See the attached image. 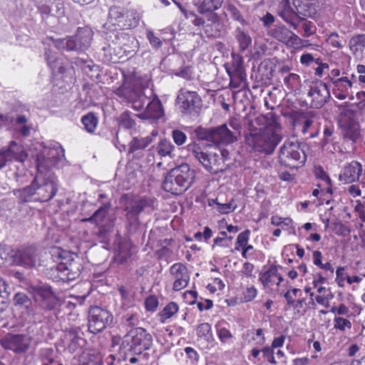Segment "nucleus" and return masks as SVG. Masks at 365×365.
<instances>
[{
  "label": "nucleus",
  "instance_id": "1",
  "mask_svg": "<svg viewBox=\"0 0 365 365\" xmlns=\"http://www.w3.org/2000/svg\"><path fill=\"white\" fill-rule=\"evenodd\" d=\"M245 143L254 153L272 155L282 139V127L274 113L259 114L247 124Z\"/></svg>",
  "mask_w": 365,
  "mask_h": 365
},
{
  "label": "nucleus",
  "instance_id": "2",
  "mask_svg": "<svg viewBox=\"0 0 365 365\" xmlns=\"http://www.w3.org/2000/svg\"><path fill=\"white\" fill-rule=\"evenodd\" d=\"M43 172L37 170V174L29 185L14 191L21 202H46L56 196L58 190L57 183L50 178H44Z\"/></svg>",
  "mask_w": 365,
  "mask_h": 365
},
{
  "label": "nucleus",
  "instance_id": "3",
  "mask_svg": "<svg viewBox=\"0 0 365 365\" xmlns=\"http://www.w3.org/2000/svg\"><path fill=\"white\" fill-rule=\"evenodd\" d=\"M140 19L141 16L137 9L113 5L109 9L106 25L113 30H131L139 25Z\"/></svg>",
  "mask_w": 365,
  "mask_h": 365
},
{
  "label": "nucleus",
  "instance_id": "4",
  "mask_svg": "<svg viewBox=\"0 0 365 365\" xmlns=\"http://www.w3.org/2000/svg\"><path fill=\"white\" fill-rule=\"evenodd\" d=\"M152 336L145 329L138 327L123 337L120 349L124 354H140L152 345Z\"/></svg>",
  "mask_w": 365,
  "mask_h": 365
},
{
  "label": "nucleus",
  "instance_id": "5",
  "mask_svg": "<svg viewBox=\"0 0 365 365\" xmlns=\"http://www.w3.org/2000/svg\"><path fill=\"white\" fill-rule=\"evenodd\" d=\"M307 160V155L298 142L286 140L279 149V162L290 169L302 167Z\"/></svg>",
  "mask_w": 365,
  "mask_h": 365
},
{
  "label": "nucleus",
  "instance_id": "6",
  "mask_svg": "<svg viewBox=\"0 0 365 365\" xmlns=\"http://www.w3.org/2000/svg\"><path fill=\"white\" fill-rule=\"evenodd\" d=\"M187 150L212 174L224 170V160L220 155L205 152L200 143L193 142L187 145Z\"/></svg>",
  "mask_w": 365,
  "mask_h": 365
},
{
  "label": "nucleus",
  "instance_id": "7",
  "mask_svg": "<svg viewBox=\"0 0 365 365\" xmlns=\"http://www.w3.org/2000/svg\"><path fill=\"white\" fill-rule=\"evenodd\" d=\"M113 316L108 310L98 306H91L88 312V328L91 333L97 334L111 326Z\"/></svg>",
  "mask_w": 365,
  "mask_h": 365
},
{
  "label": "nucleus",
  "instance_id": "8",
  "mask_svg": "<svg viewBox=\"0 0 365 365\" xmlns=\"http://www.w3.org/2000/svg\"><path fill=\"white\" fill-rule=\"evenodd\" d=\"M31 339L26 335L21 334H7L0 339V345L6 350L15 354L25 353L29 348Z\"/></svg>",
  "mask_w": 365,
  "mask_h": 365
},
{
  "label": "nucleus",
  "instance_id": "9",
  "mask_svg": "<svg viewBox=\"0 0 365 365\" xmlns=\"http://www.w3.org/2000/svg\"><path fill=\"white\" fill-rule=\"evenodd\" d=\"M62 343L65 350L70 354L80 351L86 344V339L83 337L81 328L74 327L67 329L64 331Z\"/></svg>",
  "mask_w": 365,
  "mask_h": 365
},
{
  "label": "nucleus",
  "instance_id": "10",
  "mask_svg": "<svg viewBox=\"0 0 365 365\" xmlns=\"http://www.w3.org/2000/svg\"><path fill=\"white\" fill-rule=\"evenodd\" d=\"M65 150L61 146L49 148L46 155L38 154L36 158L37 170H49L64 157Z\"/></svg>",
  "mask_w": 365,
  "mask_h": 365
},
{
  "label": "nucleus",
  "instance_id": "11",
  "mask_svg": "<svg viewBox=\"0 0 365 365\" xmlns=\"http://www.w3.org/2000/svg\"><path fill=\"white\" fill-rule=\"evenodd\" d=\"M202 102L196 91H190L184 88L178 91L176 103L182 113L188 114L195 111Z\"/></svg>",
  "mask_w": 365,
  "mask_h": 365
},
{
  "label": "nucleus",
  "instance_id": "12",
  "mask_svg": "<svg viewBox=\"0 0 365 365\" xmlns=\"http://www.w3.org/2000/svg\"><path fill=\"white\" fill-rule=\"evenodd\" d=\"M138 91L139 78L133 73L131 74L123 73V82L114 92L118 96L128 101L130 99H133Z\"/></svg>",
  "mask_w": 365,
  "mask_h": 365
},
{
  "label": "nucleus",
  "instance_id": "13",
  "mask_svg": "<svg viewBox=\"0 0 365 365\" xmlns=\"http://www.w3.org/2000/svg\"><path fill=\"white\" fill-rule=\"evenodd\" d=\"M223 0H202L196 4L199 14L207 17V21L212 24H219L220 16L215 12L221 8Z\"/></svg>",
  "mask_w": 365,
  "mask_h": 365
},
{
  "label": "nucleus",
  "instance_id": "14",
  "mask_svg": "<svg viewBox=\"0 0 365 365\" xmlns=\"http://www.w3.org/2000/svg\"><path fill=\"white\" fill-rule=\"evenodd\" d=\"M312 98L311 106L314 108H321L330 98L329 88L325 83L319 81L313 84L308 92Z\"/></svg>",
  "mask_w": 365,
  "mask_h": 365
},
{
  "label": "nucleus",
  "instance_id": "15",
  "mask_svg": "<svg viewBox=\"0 0 365 365\" xmlns=\"http://www.w3.org/2000/svg\"><path fill=\"white\" fill-rule=\"evenodd\" d=\"M170 173L178 180L183 192L191 187L195 178V170L191 169L187 163L172 169Z\"/></svg>",
  "mask_w": 365,
  "mask_h": 365
},
{
  "label": "nucleus",
  "instance_id": "16",
  "mask_svg": "<svg viewBox=\"0 0 365 365\" xmlns=\"http://www.w3.org/2000/svg\"><path fill=\"white\" fill-rule=\"evenodd\" d=\"M362 173V164L357 160H352L344 165L339 174V180L344 184H351L359 182Z\"/></svg>",
  "mask_w": 365,
  "mask_h": 365
},
{
  "label": "nucleus",
  "instance_id": "17",
  "mask_svg": "<svg viewBox=\"0 0 365 365\" xmlns=\"http://www.w3.org/2000/svg\"><path fill=\"white\" fill-rule=\"evenodd\" d=\"M170 273L174 279L175 291H180L187 285L190 275L186 265L180 262L175 263L170 267Z\"/></svg>",
  "mask_w": 365,
  "mask_h": 365
},
{
  "label": "nucleus",
  "instance_id": "18",
  "mask_svg": "<svg viewBox=\"0 0 365 365\" xmlns=\"http://www.w3.org/2000/svg\"><path fill=\"white\" fill-rule=\"evenodd\" d=\"M278 15L294 30L299 32V24L301 19L297 16L296 11L291 7L289 0H282L277 9Z\"/></svg>",
  "mask_w": 365,
  "mask_h": 365
},
{
  "label": "nucleus",
  "instance_id": "19",
  "mask_svg": "<svg viewBox=\"0 0 365 365\" xmlns=\"http://www.w3.org/2000/svg\"><path fill=\"white\" fill-rule=\"evenodd\" d=\"M36 250L33 246H21L14 255L15 261L19 265L33 267L36 264Z\"/></svg>",
  "mask_w": 365,
  "mask_h": 365
},
{
  "label": "nucleus",
  "instance_id": "20",
  "mask_svg": "<svg viewBox=\"0 0 365 365\" xmlns=\"http://www.w3.org/2000/svg\"><path fill=\"white\" fill-rule=\"evenodd\" d=\"M42 15H62L64 13V4L62 0H32Z\"/></svg>",
  "mask_w": 365,
  "mask_h": 365
},
{
  "label": "nucleus",
  "instance_id": "21",
  "mask_svg": "<svg viewBox=\"0 0 365 365\" xmlns=\"http://www.w3.org/2000/svg\"><path fill=\"white\" fill-rule=\"evenodd\" d=\"M145 110L138 115L141 119L158 120L164 115V110L160 100L157 96L147 102Z\"/></svg>",
  "mask_w": 365,
  "mask_h": 365
},
{
  "label": "nucleus",
  "instance_id": "22",
  "mask_svg": "<svg viewBox=\"0 0 365 365\" xmlns=\"http://www.w3.org/2000/svg\"><path fill=\"white\" fill-rule=\"evenodd\" d=\"M135 41L136 39L133 36L123 31H118L113 40V43L115 46V48H118L123 50L124 53L129 54L135 51L133 48Z\"/></svg>",
  "mask_w": 365,
  "mask_h": 365
},
{
  "label": "nucleus",
  "instance_id": "23",
  "mask_svg": "<svg viewBox=\"0 0 365 365\" xmlns=\"http://www.w3.org/2000/svg\"><path fill=\"white\" fill-rule=\"evenodd\" d=\"M49 274L54 281L68 282L76 277V273L73 272L66 263H58L51 268Z\"/></svg>",
  "mask_w": 365,
  "mask_h": 365
},
{
  "label": "nucleus",
  "instance_id": "24",
  "mask_svg": "<svg viewBox=\"0 0 365 365\" xmlns=\"http://www.w3.org/2000/svg\"><path fill=\"white\" fill-rule=\"evenodd\" d=\"M155 200L149 197H142L139 199L133 200L129 206L125 208L127 215L138 216L147 207H154Z\"/></svg>",
  "mask_w": 365,
  "mask_h": 365
},
{
  "label": "nucleus",
  "instance_id": "25",
  "mask_svg": "<svg viewBox=\"0 0 365 365\" xmlns=\"http://www.w3.org/2000/svg\"><path fill=\"white\" fill-rule=\"evenodd\" d=\"M10 161L24 163L28 158V154L21 144L15 140H11L7 147L2 148Z\"/></svg>",
  "mask_w": 365,
  "mask_h": 365
},
{
  "label": "nucleus",
  "instance_id": "26",
  "mask_svg": "<svg viewBox=\"0 0 365 365\" xmlns=\"http://www.w3.org/2000/svg\"><path fill=\"white\" fill-rule=\"evenodd\" d=\"M237 140V136L232 131L227 124H222L215 128V144H230Z\"/></svg>",
  "mask_w": 365,
  "mask_h": 365
},
{
  "label": "nucleus",
  "instance_id": "27",
  "mask_svg": "<svg viewBox=\"0 0 365 365\" xmlns=\"http://www.w3.org/2000/svg\"><path fill=\"white\" fill-rule=\"evenodd\" d=\"M333 85V93L335 97L339 100H344L348 96L353 83L347 77H341L334 81Z\"/></svg>",
  "mask_w": 365,
  "mask_h": 365
},
{
  "label": "nucleus",
  "instance_id": "28",
  "mask_svg": "<svg viewBox=\"0 0 365 365\" xmlns=\"http://www.w3.org/2000/svg\"><path fill=\"white\" fill-rule=\"evenodd\" d=\"M259 280L264 287L278 286L283 280L276 266H271L268 270L261 273Z\"/></svg>",
  "mask_w": 365,
  "mask_h": 365
},
{
  "label": "nucleus",
  "instance_id": "29",
  "mask_svg": "<svg viewBox=\"0 0 365 365\" xmlns=\"http://www.w3.org/2000/svg\"><path fill=\"white\" fill-rule=\"evenodd\" d=\"M294 5L297 16L301 20L306 17L312 16L316 13L314 0H294Z\"/></svg>",
  "mask_w": 365,
  "mask_h": 365
},
{
  "label": "nucleus",
  "instance_id": "30",
  "mask_svg": "<svg viewBox=\"0 0 365 365\" xmlns=\"http://www.w3.org/2000/svg\"><path fill=\"white\" fill-rule=\"evenodd\" d=\"M110 203L103 204L101 205L94 213L89 217L83 218L81 220L82 222H91L96 226H100L105 220L110 208Z\"/></svg>",
  "mask_w": 365,
  "mask_h": 365
},
{
  "label": "nucleus",
  "instance_id": "31",
  "mask_svg": "<svg viewBox=\"0 0 365 365\" xmlns=\"http://www.w3.org/2000/svg\"><path fill=\"white\" fill-rule=\"evenodd\" d=\"M162 187L165 191L173 195H178L183 193L180 183L170 171L165 177Z\"/></svg>",
  "mask_w": 365,
  "mask_h": 365
},
{
  "label": "nucleus",
  "instance_id": "32",
  "mask_svg": "<svg viewBox=\"0 0 365 365\" xmlns=\"http://www.w3.org/2000/svg\"><path fill=\"white\" fill-rule=\"evenodd\" d=\"M152 142L149 136L145 138L133 137L128 144V154L140 153L144 150Z\"/></svg>",
  "mask_w": 365,
  "mask_h": 365
},
{
  "label": "nucleus",
  "instance_id": "33",
  "mask_svg": "<svg viewBox=\"0 0 365 365\" xmlns=\"http://www.w3.org/2000/svg\"><path fill=\"white\" fill-rule=\"evenodd\" d=\"M232 60L225 66L227 73L246 72L243 57L235 53H232Z\"/></svg>",
  "mask_w": 365,
  "mask_h": 365
},
{
  "label": "nucleus",
  "instance_id": "34",
  "mask_svg": "<svg viewBox=\"0 0 365 365\" xmlns=\"http://www.w3.org/2000/svg\"><path fill=\"white\" fill-rule=\"evenodd\" d=\"M230 78L229 86L232 89H237L239 91L247 88V73H227Z\"/></svg>",
  "mask_w": 365,
  "mask_h": 365
},
{
  "label": "nucleus",
  "instance_id": "35",
  "mask_svg": "<svg viewBox=\"0 0 365 365\" xmlns=\"http://www.w3.org/2000/svg\"><path fill=\"white\" fill-rule=\"evenodd\" d=\"M74 365H101V357L99 354L90 351H83Z\"/></svg>",
  "mask_w": 365,
  "mask_h": 365
},
{
  "label": "nucleus",
  "instance_id": "36",
  "mask_svg": "<svg viewBox=\"0 0 365 365\" xmlns=\"http://www.w3.org/2000/svg\"><path fill=\"white\" fill-rule=\"evenodd\" d=\"M45 58L48 66L52 70L53 74L65 73L66 68L63 63L56 57L53 56L49 49L45 51Z\"/></svg>",
  "mask_w": 365,
  "mask_h": 365
},
{
  "label": "nucleus",
  "instance_id": "37",
  "mask_svg": "<svg viewBox=\"0 0 365 365\" xmlns=\"http://www.w3.org/2000/svg\"><path fill=\"white\" fill-rule=\"evenodd\" d=\"M30 293L34 297H55V292L51 285L46 283L39 284L30 287Z\"/></svg>",
  "mask_w": 365,
  "mask_h": 365
},
{
  "label": "nucleus",
  "instance_id": "38",
  "mask_svg": "<svg viewBox=\"0 0 365 365\" xmlns=\"http://www.w3.org/2000/svg\"><path fill=\"white\" fill-rule=\"evenodd\" d=\"M195 133L199 142L205 140L215 144V128L208 129L200 126L195 129Z\"/></svg>",
  "mask_w": 365,
  "mask_h": 365
},
{
  "label": "nucleus",
  "instance_id": "39",
  "mask_svg": "<svg viewBox=\"0 0 365 365\" xmlns=\"http://www.w3.org/2000/svg\"><path fill=\"white\" fill-rule=\"evenodd\" d=\"M81 123L88 133H93L97 128L98 119L93 112H90L82 116Z\"/></svg>",
  "mask_w": 365,
  "mask_h": 365
},
{
  "label": "nucleus",
  "instance_id": "40",
  "mask_svg": "<svg viewBox=\"0 0 365 365\" xmlns=\"http://www.w3.org/2000/svg\"><path fill=\"white\" fill-rule=\"evenodd\" d=\"M292 31L285 26H277L270 31V35L279 41L285 43Z\"/></svg>",
  "mask_w": 365,
  "mask_h": 365
},
{
  "label": "nucleus",
  "instance_id": "41",
  "mask_svg": "<svg viewBox=\"0 0 365 365\" xmlns=\"http://www.w3.org/2000/svg\"><path fill=\"white\" fill-rule=\"evenodd\" d=\"M174 148L172 143L166 139L160 140L156 145V151L160 157H171Z\"/></svg>",
  "mask_w": 365,
  "mask_h": 365
},
{
  "label": "nucleus",
  "instance_id": "42",
  "mask_svg": "<svg viewBox=\"0 0 365 365\" xmlns=\"http://www.w3.org/2000/svg\"><path fill=\"white\" fill-rule=\"evenodd\" d=\"M149 98L142 92L138 91L136 96L133 99H130L128 101L132 103V107L137 111H143L145 108V105L147 103Z\"/></svg>",
  "mask_w": 365,
  "mask_h": 365
},
{
  "label": "nucleus",
  "instance_id": "43",
  "mask_svg": "<svg viewBox=\"0 0 365 365\" xmlns=\"http://www.w3.org/2000/svg\"><path fill=\"white\" fill-rule=\"evenodd\" d=\"M284 83L288 90L295 91L301 86L300 76L297 73H289L284 78Z\"/></svg>",
  "mask_w": 365,
  "mask_h": 365
},
{
  "label": "nucleus",
  "instance_id": "44",
  "mask_svg": "<svg viewBox=\"0 0 365 365\" xmlns=\"http://www.w3.org/2000/svg\"><path fill=\"white\" fill-rule=\"evenodd\" d=\"M178 310V305L175 302H170L160 313V321L165 322L168 319L172 317Z\"/></svg>",
  "mask_w": 365,
  "mask_h": 365
},
{
  "label": "nucleus",
  "instance_id": "45",
  "mask_svg": "<svg viewBox=\"0 0 365 365\" xmlns=\"http://www.w3.org/2000/svg\"><path fill=\"white\" fill-rule=\"evenodd\" d=\"M190 14L194 17V19L192 21V23L195 26L202 28L208 36H215V34H213L212 32H210L207 29L210 26V25H212L211 23L207 24L203 17H200L195 14V13H191Z\"/></svg>",
  "mask_w": 365,
  "mask_h": 365
},
{
  "label": "nucleus",
  "instance_id": "46",
  "mask_svg": "<svg viewBox=\"0 0 365 365\" xmlns=\"http://www.w3.org/2000/svg\"><path fill=\"white\" fill-rule=\"evenodd\" d=\"M349 47L351 51H356L360 48H365V34H356L349 41Z\"/></svg>",
  "mask_w": 365,
  "mask_h": 365
},
{
  "label": "nucleus",
  "instance_id": "47",
  "mask_svg": "<svg viewBox=\"0 0 365 365\" xmlns=\"http://www.w3.org/2000/svg\"><path fill=\"white\" fill-rule=\"evenodd\" d=\"M236 38L240 44V50L242 51H245L252 43L251 37L244 31H238Z\"/></svg>",
  "mask_w": 365,
  "mask_h": 365
},
{
  "label": "nucleus",
  "instance_id": "48",
  "mask_svg": "<svg viewBox=\"0 0 365 365\" xmlns=\"http://www.w3.org/2000/svg\"><path fill=\"white\" fill-rule=\"evenodd\" d=\"M303 34L302 36L305 38H308L316 33V26L310 21H306L305 19H302V21L299 24Z\"/></svg>",
  "mask_w": 365,
  "mask_h": 365
},
{
  "label": "nucleus",
  "instance_id": "49",
  "mask_svg": "<svg viewBox=\"0 0 365 365\" xmlns=\"http://www.w3.org/2000/svg\"><path fill=\"white\" fill-rule=\"evenodd\" d=\"M119 125L125 129H131L135 126V122L129 111H125L120 115Z\"/></svg>",
  "mask_w": 365,
  "mask_h": 365
},
{
  "label": "nucleus",
  "instance_id": "50",
  "mask_svg": "<svg viewBox=\"0 0 365 365\" xmlns=\"http://www.w3.org/2000/svg\"><path fill=\"white\" fill-rule=\"evenodd\" d=\"M250 233V230L247 229L238 235L235 247V250L240 251L242 247L249 245Z\"/></svg>",
  "mask_w": 365,
  "mask_h": 365
},
{
  "label": "nucleus",
  "instance_id": "51",
  "mask_svg": "<svg viewBox=\"0 0 365 365\" xmlns=\"http://www.w3.org/2000/svg\"><path fill=\"white\" fill-rule=\"evenodd\" d=\"M225 8L234 20L239 21L242 24L246 23L245 19L235 5L232 3H227Z\"/></svg>",
  "mask_w": 365,
  "mask_h": 365
},
{
  "label": "nucleus",
  "instance_id": "52",
  "mask_svg": "<svg viewBox=\"0 0 365 365\" xmlns=\"http://www.w3.org/2000/svg\"><path fill=\"white\" fill-rule=\"evenodd\" d=\"M225 284L220 278H215L207 285L210 294L220 295L217 291H222L225 288Z\"/></svg>",
  "mask_w": 365,
  "mask_h": 365
},
{
  "label": "nucleus",
  "instance_id": "53",
  "mask_svg": "<svg viewBox=\"0 0 365 365\" xmlns=\"http://www.w3.org/2000/svg\"><path fill=\"white\" fill-rule=\"evenodd\" d=\"M197 334L199 337L208 340L212 336L211 326L208 323H202L197 327Z\"/></svg>",
  "mask_w": 365,
  "mask_h": 365
},
{
  "label": "nucleus",
  "instance_id": "54",
  "mask_svg": "<svg viewBox=\"0 0 365 365\" xmlns=\"http://www.w3.org/2000/svg\"><path fill=\"white\" fill-rule=\"evenodd\" d=\"M304 41L299 38L297 34L292 32L291 35L289 36L288 41H286L285 44L287 46L292 47L295 49H299L304 46L305 45L303 44Z\"/></svg>",
  "mask_w": 365,
  "mask_h": 365
},
{
  "label": "nucleus",
  "instance_id": "55",
  "mask_svg": "<svg viewBox=\"0 0 365 365\" xmlns=\"http://www.w3.org/2000/svg\"><path fill=\"white\" fill-rule=\"evenodd\" d=\"M216 204L217 206V211L221 214H229L232 212L237 208V205L235 204L233 198L227 203L216 202Z\"/></svg>",
  "mask_w": 365,
  "mask_h": 365
},
{
  "label": "nucleus",
  "instance_id": "56",
  "mask_svg": "<svg viewBox=\"0 0 365 365\" xmlns=\"http://www.w3.org/2000/svg\"><path fill=\"white\" fill-rule=\"evenodd\" d=\"M334 327L344 331L346 329L351 328V323L347 319L341 317H336L334 319Z\"/></svg>",
  "mask_w": 365,
  "mask_h": 365
},
{
  "label": "nucleus",
  "instance_id": "57",
  "mask_svg": "<svg viewBox=\"0 0 365 365\" xmlns=\"http://www.w3.org/2000/svg\"><path fill=\"white\" fill-rule=\"evenodd\" d=\"M345 135L350 140L356 141L359 136V129L358 124H351L347 126Z\"/></svg>",
  "mask_w": 365,
  "mask_h": 365
},
{
  "label": "nucleus",
  "instance_id": "58",
  "mask_svg": "<svg viewBox=\"0 0 365 365\" xmlns=\"http://www.w3.org/2000/svg\"><path fill=\"white\" fill-rule=\"evenodd\" d=\"M14 118L9 113L4 114L0 113V129L6 128L10 130L14 124Z\"/></svg>",
  "mask_w": 365,
  "mask_h": 365
},
{
  "label": "nucleus",
  "instance_id": "59",
  "mask_svg": "<svg viewBox=\"0 0 365 365\" xmlns=\"http://www.w3.org/2000/svg\"><path fill=\"white\" fill-rule=\"evenodd\" d=\"M172 137L175 143L179 146L183 145L187 140L186 134L183 131L178 129L173 130Z\"/></svg>",
  "mask_w": 365,
  "mask_h": 365
},
{
  "label": "nucleus",
  "instance_id": "60",
  "mask_svg": "<svg viewBox=\"0 0 365 365\" xmlns=\"http://www.w3.org/2000/svg\"><path fill=\"white\" fill-rule=\"evenodd\" d=\"M146 37L153 48H158L162 46V41L159 37L155 36L153 31H147Z\"/></svg>",
  "mask_w": 365,
  "mask_h": 365
},
{
  "label": "nucleus",
  "instance_id": "61",
  "mask_svg": "<svg viewBox=\"0 0 365 365\" xmlns=\"http://www.w3.org/2000/svg\"><path fill=\"white\" fill-rule=\"evenodd\" d=\"M327 42L329 45H331L333 48H342L341 41L340 40V36L336 32H332L330 34L329 37L327 38Z\"/></svg>",
  "mask_w": 365,
  "mask_h": 365
},
{
  "label": "nucleus",
  "instance_id": "62",
  "mask_svg": "<svg viewBox=\"0 0 365 365\" xmlns=\"http://www.w3.org/2000/svg\"><path fill=\"white\" fill-rule=\"evenodd\" d=\"M227 125V127L230 126L233 130L232 131L235 132V135L238 137L242 129V125L240 120L236 118H232L229 120L228 124Z\"/></svg>",
  "mask_w": 365,
  "mask_h": 365
},
{
  "label": "nucleus",
  "instance_id": "63",
  "mask_svg": "<svg viewBox=\"0 0 365 365\" xmlns=\"http://www.w3.org/2000/svg\"><path fill=\"white\" fill-rule=\"evenodd\" d=\"M315 175L317 178L322 180L326 182L327 185L331 184V178L328 175V174L324 171L322 166H319L316 168Z\"/></svg>",
  "mask_w": 365,
  "mask_h": 365
},
{
  "label": "nucleus",
  "instance_id": "64",
  "mask_svg": "<svg viewBox=\"0 0 365 365\" xmlns=\"http://www.w3.org/2000/svg\"><path fill=\"white\" fill-rule=\"evenodd\" d=\"M334 133V126L333 125H326L324 128V138L322 140V144L323 146L329 144L330 143L329 138Z\"/></svg>",
  "mask_w": 365,
  "mask_h": 365
}]
</instances>
